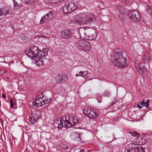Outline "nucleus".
<instances>
[{"mask_svg":"<svg viewBox=\"0 0 152 152\" xmlns=\"http://www.w3.org/2000/svg\"><path fill=\"white\" fill-rule=\"evenodd\" d=\"M49 51L48 48H43L41 50L36 46H32L29 48L26 49L25 51V54L30 58L36 57L39 54V56L40 57L42 56L43 57L46 58Z\"/></svg>","mask_w":152,"mask_h":152,"instance_id":"nucleus-1","label":"nucleus"},{"mask_svg":"<svg viewBox=\"0 0 152 152\" xmlns=\"http://www.w3.org/2000/svg\"><path fill=\"white\" fill-rule=\"evenodd\" d=\"M113 62L117 66L123 67L128 65L127 60L123 55V52L120 50H117L111 57Z\"/></svg>","mask_w":152,"mask_h":152,"instance_id":"nucleus-2","label":"nucleus"},{"mask_svg":"<svg viewBox=\"0 0 152 152\" xmlns=\"http://www.w3.org/2000/svg\"><path fill=\"white\" fill-rule=\"evenodd\" d=\"M75 48L79 51L85 52H89L91 49L92 46L90 43L86 40L78 41L75 45Z\"/></svg>","mask_w":152,"mask_h":152,"instance_id":"nucleus-3","label":"nucleus"},{"mask_svg":"<svg viewBox=\"0 0 152 152\" xmlns=\"http://www.w3.org/2000/svg\"><path fill=\"white\" fill-rule=\"evenodd\" d=\"M78 122V120L75 118L74 115H69L68 118L66 119V121L61 118L60 123L58 124V128L60 129L63 127L67 128L75 125Z\"/></svg>","mask_w":152,"mask_h":152,"instance_id":"nucleus-4","label":"nucleus"},{"mask_svg":"<svg viewBox=\"0 0 152 152\" xmlns=\"http://www.w3.org/2000/svg\"><path fill=\"white\" fill-rule=\"evenodd\" d=\"M72 22L77 25L86 24V13H80L73 17Z\"/></svg>","mask_w":152,"mask_h":152,"instance_id":"nucleus-5","label":"nucleus"},{"mask_svg":"<svg viewBox=\"0 0 152 152\" xmlns=\"http://www.w3.org/2000/svg\"><path fill=\"white\" fill-rule=\"evenodd\" d=\"M85 116L93 119L96 118L99 115V112L95 109L85 108L83 111Z\"/></svg>","mask_w":152,"mask_h":152,"instance_id":"nucleus-6","label":"nucleus"},{"mask_svg":"<svg viewBox=\"0 0 152 152\" xmlns=\"http://www.w3.org/2000/svg\"><path fill=\"white\" fill-rule=\"evenodd\" d=\"M42 96L41 97L38 96V99L33 102V105L34 106L36 107H40L50 102L51 99H48L47 98H44L42 95Z\"/></svg>","mask_w":152,"mask_h":152,"instance_id":"nucleus-7","label":"nucleus"},{"mask_svg":"<svg viewBox=\"0 0 152 152\" xmlns=\"http://www.w3.org/2000/svg\"><path fill=\"white\" fill-rule=\"evenodd\" d=\"M77 8V7L74 3L70 2L65 4L62 8V9L64 13L66 14L71 13L75 10Z\"/></svg>","mask_w":152,"mask_h":152,"instance_id":"nucleus-8","label":"nucleus"},{"mask_svg":"<svg viewBox=\"0 0 152 152\" xmlns=\"http://www.w3.org/2000/svg\"><path fill=\"white\" fill-rule=\"evenodd\" d=\"M138 139L136 138L133 141L132 143L133 145L131 147H129L127 150V152H145L143 148L138 146V143L135 144L134 141H137Z\"/></svg>","mask_w":152,"mask_h":152,"instance_id":"nucleus-9","label":"nucleus"},{"mask_svg":"<svg viewBox=\"0 0 152 152\" xmlns=\"http://www.w3.org/2000/svg\"><path fill=\"white\" fill-rule=\"evenodd\" d=\"M128 15L130 20L134 22L139 21L141 18L140 16L139 12L135 10L129 11Z\"/></svg>","mask_w":152,"mask_h":152,"instance_id":"nucleus-10","label":"nucleus"},{"mask_svg":"<svg viewBox=\"0 0 152 152\" xmlns=\"http://www.w3.org/2000/svg\"><path fill=\"white\" fill-rule=\"evenodd\" d=\"M135 67L139 74L141 75L146 71L147 69L144 66L137 61L135 62Z\"/></svg>","mask_w":152,"mask_h":152,"instance_id":"nucleus-11","label":"nucleus"},{"mask_svg":"<svg viewBox=\"0 0 152 152\" xmlns=\"http://www.w3.org/2000/svg\"><path fill=\"white\" fill-rule=\"evenodd\" d=\"M88 30L89 32H88L87 39L89 40H93L96 39L97 34L95 30L92 28H88Z\"/></svg>","mask_w":152,"mask_h":152,"instance_id":"nucleus-12","label":"nucleus"},{"mask_svg":"<svg viewBox=\"0 0 152 152\" xmlns=\"http://www.w3.org/2000/svg\"><path fill=\"white\" fill-rule=\"evenodd\" d=\"M40 114L38 111H34L31 115L29 118V121L32 124L37 122L40 118Z\"/></svg>","mask_w":152,"mask_h":152,"instance_id":"nucleus-13","label":"nucleus"},{"mask_svg":"<svg viewBox=\"0 0 152 152\" xmlns=\"http://www.w3.org/2000/svg\"><path fill=\"white\" fill-rule=\"evenodd\" d=\"M53 18L52 13L50 12L46 14L41 18L40 23L41 24L49 22L52 20Z\"/></svg>","mask_w":152,"mask_h":152,"instance_id":"nucleus-14","label":"nucleus"},{"mask_svg":"<svg viewBox=\"0 0 152 152\" xmlns=\"http://www.w3.org/2000/svg\"><path fill=\"white\" fill-rule=\"evenodd\" d=\"M78 31L80 39H87L88 32H89L88 30V28L84 29L83 28H80Z\"/></svg>","mask_w":152,"mask_h":152,"instance_id":"nucleus-15","label":"nucleus"},{"mask_svg":"<svg viewBox=\"0 0 152 152\" xmlns=\"http://www.w3.org/2000/svg\"><path fill=\"white\" fill-rule=\"evenodd\" d=\"M39 54L35 59V63L37 66H40L43 65V61L46 59V58L43 57L42 56H41L40 57L39 56Z\"/></svg>","mask_w":152,"mask_h":152,"instance_id":"nucleus-16","label":"nucleus"},{"mask_svg":"<svg viewBox=\"0 0 152 152\" xmlns=\"http://www.w3.org/2000/svg\"><path fill=\"white\" fill-rule=\"evenodd\" d=\"M72 32L71 30L69 29H64L61 31V37L64 38H69L72 34Z\"/></svg>","mask_w":152,"mask_h":152,"instance_id":"nucleus-17","label":"nucleus"},{"mask_svg":"<svg viewBox=\"0 0 152 152\" xmlns=\"http://www.w3.org/2000/svg\"><path fill=\"white\" fill-rule=\"evenodd\" d=\"M86 24L88 23H92L96 22V18L94 15L91 13H86Z\"/></svg>","mask_w":152,"mask_h":152,"instance_id":"nucleus-18","label":"nucleus"},{"mask_svg":"<svg viewBox=\"0 0 152 152\" xmlns=\"http://www.w3.org/2000/svg\"><path fill=\"white\" fill-rule=\"evenodd\" d=\"M10 10L9 7H5L3 8L0 7V17L5 16L9 13Z\"/></svg>","mask_w":152,"mask_h":152,"instance_id":"nucleus-19","label":"nucleus"},{"mask_svg":"<svg viewBox=\"0 0 152 152\" xmlns=\"http://www.w3.org/2000/svg\"><path fill=\"white\" fill-rule=\"evenodd\" d=\"M151 55L148 52H146L144 54L143 57V60L145 63H149L151 59Z\"/></svg>","mask_w":152,"mask_h":152,"instance_id":"nucleus-20","label":"nucleus"},{"mask_svg":"<svg viewBox=\"0 0 152 152\" xmlns=\"http://www.w3.org/2000/svg\"><path fill=\"white\" fill-rule=\"evenodd\" d=\"M90 75V73L87 71H80L79 72L78 74H77L75 75L76 77L80 76L86 79V78Z\"/></svg>","mask_w":152,"mask_h":152,"instance_id":"nucleus-21","label":"nucleus"},{"mask_svg":"<svg viewBox=\"0 0 152 152\" xmlns=\"http://www.w3.org/2000/svg\"><path fill=\"white\" fill-rule=\"evenodd\" d=\"M59 147L63 149H67L68 148V145L66 142H64L60 143Z\"/></svg>","mask_w":152,"mask_h":152,"instance_id":"nucleus-22","label":"nucleus"},{"mask_svg":"<svg viewBox=\"0 0 152 152\" xmlns=\"http://www.w3.org/2000/svg\"><path fill=\"white\" fill-rule=\"evenodd\" d=\"M116 8L119 12L122 13L124 11V9L123 7L121 5H118L117 6Z\"/></svg>","mask_w":152,"mask_h":152,"instance_id":"nucleus-23","label":"nucleus"},{"mask_svg":"<svg viewBox=\"0 0 152 152\" xmlns=\"http://www.w3.org/2000/svg\"><path fill=\"white\" fill-rule=\"evenodd\" d=\"M56 79L57 82H62L61 75H58L56 76Z\"/></svg>","mask_w":152,"mask_h":152,"instance_id":"nucleus-24","label":"nucleus"},{"mask_svg":"<svg viewBox=\"0 0 152 152\" xmlns=\"http://www.w3.org/2000/svg\"><path fill=\"white\" fill-rule=\"evenodd\" d=\"M51 34V33L49 31V32H47L46 34L44 35H42L40 36L41 37H45L46 38H48L49 39V38H50L51 36L50 34Z\"/></svg>","mask_w":152,"mask_h":152,"instance_id":"nucleus-25","label":"nucleus"},{"mask_svg":"<svg viewBox=\"0 0 152 152\" xmlns=\"http://www.w3.org/2000/svg\"><path fill=\"white\" fill-rule=\"evenodd\" d=\"M149 100H146V102H145L144 100H143V106L146 107L147 108L148 107V106L149 104Z\"/></svg>","mask_w":152,"mask_h":152,"instance_id":"nucleus-26","label":"nucleus"},{"mask_svg":"<svg viewBox=\"0 0 152 152\" xmlns=\"http://www.w3.org/2000/svg\"><path fill=\"white\" fill-rule=\"evenodd\" d=\"M14 4V9L18 8V7H19V5L18 4H18L17 1H15L13 2Z\"/></svg>","mask_w":152,"mask_h":152,"instance_id":"nucleus-27","label":"nucleus"},{"mask_svg":"<svg viewBox=\"0 0 152 152\" xmlns=\"http://www.w3.org/2000/svg\"><path fill=\"white\" fill-rule=\"evenodd\" d=\"M146 9L147 12L149 13H151L152 11V9L148 6H146Z\"/></svg>","mask_w":152,"mask_h":152,"instance_id":"nucleus-28","label":"nucleus"},{"mask_svg":"<svg viewBox=\"0 0 152 152\" xmlns=\"http://www.w3.org/2000/svg\"><path fill=\"white\" fill-rule=\"evenodd\" d=\"M62 82L68 79V77L66 75H61Z\"/></svg>","mask_w":152,"mask_h":152,"instance_id":"nucleus-29","label":"nucleus"},{"mask_svg":"<svg viewBox=\"0 0 152 152\" xmlns=\"http://www.w3.org/2000/svg\"><path fill=\"white\" fill-rule=\"evenodd\" d=\"M110 94V92L108 91H106L104 93V96H109V95Z\"/></svg>","mask_w":152,"mask_h":152,"instance_id":"nucleus-30","label":"nucleus"},{"mask_svg":"<svg viewBox=\"0 0 152 152\" xmlns=\"http://www.w3.org/2000/svg\"><path fill=\"white\" fill-rule=\"evenodd\" d=\"M132 135L134 136L137 137L139 136V134L136 132H134L131 133Z\"/></svg>","mask_w":152,"mask_h":152,"instance_id":"nucleus-31","label":"nucleus"},{"mask_svg":"<svg viewBox=\"0 0 152 152\" xmlns=\"http://www.w3.org/2000/svg\"><path fill=\"white\" fill-rule=\"evenodd\" d=\"M39 1V0H31V4L37 3Z\"/></svg>","mask_w":152,"mask_h":152,"instance_id":"nucleus-32","label":"nucleus"},{"mask_svg":"<svg viewBox=\"0 0 152 152\" xmlns=\"http://www.w3.org/2000/svg\"><path fill=\"white\" fill-rule=\"evenodd\" d=\"M24 1L25 2V3L31 4V0H24Z\"/></svg>","mask_w":152,"mask_h":152,"instance_id":"nucleus-33","label":"nucleus"},{"mask_svg":"<svg viewBox=\"0 0 152 152\" xmlns=\"http://www.w3.org/2000/svg\"><path fill=\"white\" fill-rule=\"evenodd\" d=\"M47 2L50 4L55 3L53 0H48V1Z\"/></svg>","mask_w":152,"mask_h":152,"instance_id":"nucleus-34","label":"nucleus"},{"mask_svg":"<svg viewBox=\"0 0 152 152\" xmlns=\"http://www.w3.org/2000/svg\"><path fill=\"white\" fill-rule=\"evenodd\" d=\"M137 108H139L140 109L142 108V107L141 106H140V104H137Z\"/></svg>","mask_w":152,"mask_h":152,"instance_id":"nucleus-35","label":"nucleus"},{"mask_svg":"<svg viewBox=\"0 0 152 152\" xmlns=\"http://www.w3.org/2000/svg\"><path fill=\"white\" fill-rule=\"evenodd\" d=\"M10 102V105L11 106V107H13V104L12 103V100H11Z\"/></svg>","mask_w":152,"mask_h":152,"instance_id":"nucleus-36","label":"nucleus"},{"mask_svg":"<svg viewBox=\"0 0 152 152\" xmlns=\"http://www.w3.org/2000/svg\"><path fill=\"white\" fill-rule=\"evenodd\" d=\"M55 3L59 2V0H53Z\"/></svg>","mask_w":152,"mask_h":152,"instance_id":"nucleus-37","label":"nucleus"},{"mask_svg":"<svg viewBox=\"0 0 152 152\" xmlns=\"http://www.w3.org/2000/svg\"><path fill=\"white\" fill-rule=\"evenodd\" d=\"M2 96L4 98H6V96L4 94H2Z\"/></svg>","mask_w":152,"mask_h":152,"instance_id":"nucleus-38","label":"nucleus"},{"mask_svg":"<svg viewBox=\"0 0 152 152\" xmlns=\"http://www.w3.org/2000/svg\"><path fill=\"white\" fill-rule=\"evenodd\" d=\"M139 103L140 104V105H142V106H143V100H142V102H140Z\"/></svg>","mask_w":152,"mask_h":152,"instance_id":"nucleus-39","label":"nucleus"},{"mask_svg":"<svg viewBox=\"0 0 152 152\" xmlns=\"http://www.w3.org/2000/svg\"><path fill=\"white\" fill-rule=\"evenodd\" d=\"M97 101H98V102H100H100H101V101H99V99H97Z\"/></svg>","mask_w":152,"mask_h":152,"instance_id":"nucleus-40","label":"nucleus"},{"mask_svg":"<svg viewBox=\"0 0 152 152\" xmlns=\"http://www.w3.org/2000/svg\"><path fill=\"white\" fill-rule=\"evenodd\" d=\"M64 0H59V2L63 1Z\"/></svg>","mask_w":152,"mask_h":152,"instance_id":"nucleus-41","label":"nucleus"},{"mask_svg":"<svg viewBox=\"0 0 152 152\" xmlns=\"http://www.w3.org/2000/svg\"><path fill=\"white\" fill-rule=\"evenodd\" d=\"M83 151H84V150H81V152H83Z\"/></svg>","mask_w":152,"mask_h":152,"instance_id":"nucleus-42","label":"nucleus"},{"mask_svg":"<svg viewBox=\"0 0 152 152\" xmlns=\"http://www.w3.org/2000/svg\"><path fill=\"white\" fill-rule=\"evenodd\" d=\"M12 0L13 1V2L15 1V0Z\"/></svg>","mask_w":152,"mask_h":152,"instance_id":"nucleus-43","label":"nucleus"},{"mask_svg":"<svg viewBox=\"0 0 152 152\" xmlns=\"http://www.w3.org/2000/svg\"><path fill=\"white\" fill-rule=\"evenodd\" d=\"M2 62H4V61H2Z\"/></svg>","mask_w":152,"mask_h":152,"instance_id":"nucleus-44","label":"nucleus"},{"mask_svg":"<svg viewBox=\"0 0 152 152\" xmlns=\"http://www.w3.org/2000/svg\"><path fill=\"white\" fill-rule=\"evenodd\" d=\"M3 60L4 61V59H3Z\"/></svg>","mask_w":152,"mask_h":152,"instance_id":"nucleus-45","label":"nucleus"}]
</instances>
